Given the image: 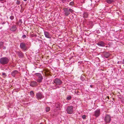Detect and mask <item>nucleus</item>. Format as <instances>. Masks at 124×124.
Returning a JSON list of instances; mask_svg holds the SVG:
<instances>
[{"label": "nucleus", "mask_w": 124, "mask_h": 124, "mask_svg": "<svg viewBox=\"0 0 124 124\" xmlns=\"http://www.w3.org/2000/svg\"><path fill=\"white\" fill-rule=\"evenodd\" d=\"M62 9L64 12L65 15L66 16H68L70 14V12L72 13L74 11L72 9L69 8L64 7Z\"/></svg>", "instance_id": "1"}, {"label": "nucleus", "mask_w": 124, "mask_h": 124, "mask_svg": "<svg viewBox=\"0 0 124 124\" xmlns=\"http://www.w3.org/2000/svg\"><path fill=\"white\" fill-rule=\"evenodd\" d=\"M9 61V59L6 57H2L0 58V63L2 65L8 64Z\"/></svg>", "instance_id": "2"}, {"label": "nucleus", "mask_w": 124, "mask_h": 124, "mask_svg": "<svg viewBox=\"0 0 124 124\" xmlns=\"http://www.w3.org/2000/svg\"><path fill=\"white\" fill-rule=\"evenodd\" d=\"M37 81L39 83H41L42 81V80L43 79V78L41 74L40 73H37L35 74Z\"/></svg>", "instance_id": "3"}, {"label": "nucleus", "mask_w": 124, "mask_h": 124, "mask_svg": "<svg viewBox=\"0 0 124 124\" xmlns=\"http://www.w3.org/2000/svg\"><path fill=\"white\" fill-rule=\"evenodd\" d=\"M20 46V48L24 51H27L29 48V46H27L25 43L23 42L21 43Z\"/></svg>", "instance_id": "4"}, {"label": "nucleus", "mask_w": 124, "mask_h": 124, "mask_svg": "<svg viewBox=\"0 0 124 124\" xmlns=\"http://www.w3.org/2000/svg\"><path fill=\"white\" fill-rule=\"evenodd\" d=\"M44 97L42 93L39 92L36 93V97L38 100H41L44 98Z\"/></svg>", "instance_id": "5"}, {"label": "nucleus", "mask_w": 124, "mask_h": 124, "mask_svg": "<svg viewBox=\"0 0 124 124\" xmlns=\"http://www.w3.org/2000/svg\"><path fill=\"white\" fill-rule=\"evenodd\" d=\"M53 83L55 84L56 85H60L62 83L61 80L58 78H55L53 80Z\"/></svg>", "instance_id": "6"}, {"label": "nucleus", "mask_w": 124, "mask_h": 124, "mask_svg": "<svg viewBox=\"0 0 124 124\" xmlns=\"http://www.w3.org/2000/svg\"><path fill=\"white\" fill-rule=\"evenodd\" d=\"M73 107L72 106H68L67 108V111L68 114H71L73 112Z\"/></svg>", "instance_id": "7"}, {"label": "nucleus", "mask_w": 124, "mask_h": 124, "mask_svg": "<svg viewBox=\"0 0 124 124\" xmlns=\"http://www.w3.org/2000/svg\"><path fill=\"white\" fill-rule=\"evenodd\" d=\"M16 53L19 58H23L24 57V54L20 50L16 51Z\"/></svg>", "instance_id": "8"}, {"label": "nucleus", "mask_w": 124, "mask_h": 124, "mask_svg": "<svg viewBox=\"0 0 124 124\" xmlns=\"http://www.w3.org/2000/svg\"><path fill=\"white\" fill-rule=\"evenodd\" d=\"M38 85L37 82L35 81H32L30 82V85L32 87H36Z\"/></svg>", "instance_id": "9"}, {"label": "nucleus", "mask_w": 124, "mask_h": 124, "mask_svg": "<svg viewBox=\"0 0 124 124\" xmlns=\"http://www.w3.org/2000/svg\"><path fill=\"white\" fill-rule=\"evenodd\" d=\"M97 44L98 45L102 47L105 46L106 45L105 43L102 41L98 42Z\"/></svg>", "instance_id": "10"}, {"label": "nucleus", "mask_w": 124, "mask_h": 124, "mask_svg": "<svg viewBox=\"0 0 124 124\" xmlns=\"http://www.w3.org/2000/svg\"><path fill=\"white\" fill-rule=\"evenodd\" d=\"M100 109H97L94 111V115L95 116H99L100 114Z\"/></svg>", "instance_id": "11"}, {"label": "nucleus", "mask_w": 124, "mask_h": 124, "mask_svg": "<svg viewBox=\"0 0 124 124\" xmlns=\"http://www.w3.org/2000/svg\"><path fill=\"white\" fill-rule=\"evenodd\" d=\"M18 72L16 70H13L11 73V75L14 77H15L18 73Z\"/></svg>", "instance_id": "12"}, {"label": "nucleus", "mask_w": 124, "mask_h": 124, "mask_svg": "<svg viewBox=\"0 0 124 124\" xmlns=\"http://www.w3.org/2000/svg\"><path fill=\"white\" fill-rule=\"evenodd\" d=\"M103 54L104 57L106 58H108L110 55V54L107 52H104Z\"/></svg>", "instance_id": "13"}, {"label": "nucleus", "mask_w": 124, "mask_h": 124, "mask_svg": "<svg viewBox=\"0 0 124 124\" xmlns=\"http://www.w3.org/2000/svg\"><path fill=\"white\" fill-rule=\"evenodd\" d=\"M44 34L46 37L49 39L51 38V35L48 32L45 31L44 32Z\"/></svg>", "instance_id": "14"}, {"label": "nucleus", "mask_w": 124, "mask_h": 124, "mask_svg": "<svg viewBox=\"0 0 124 124\" xmlns=\"http://www.w3.org/2000/svg\"><path fill=\"white\" fill-rule=\"evenodd\" d=\"M16 29L17 28L16 27V25H14L10 28V30L12 31H15Z\"/></svg>", "instance_id": "15"}, {"label": "nucleus", "mask_w": 124, "mask_h": 124, "mask_svg": "<svg viewBox=\"0 0 124 124\" xmlns=\"http://www.w3.org/2000/svg\"><path fill=\"white\" fill-rule=\"evenodd\" d=\"M110 117H105L104 119L107 123H109L111 120Z\"/></svg>", "instance_id": "16"}, {"label": "nucleus", "mask_w": 124, "mask_h": 124, "mask_svg": "<svg viewBox=\"0 0 124 124\" xmlns=\"http://www.w3.org/2000/svg\"><path fill=\"white\" fill-rule=\"evenodd\" d=\"M108 4H111L112 3L114 2L116 0H106Z\"/></svg>", "instance_id": "17"}, {"label": "nucleus", "mask_w": 124, "mask_h": 124, "mask_svg": "<svg viewBox=\"0 0 124 124\" xmlns=\"http://www.w3.org/2000/svg\"><path fill=\"white\" fill-rule=\"evenodd\" d=\"M83 16L84 18H87L88 16V14L87 12H85L83 13Z\"/></svg>", "instance_id": "18"}, {"label": "nucleus", "mask_w": 124, "mask_h": 124, "mask_svg": "<svg viewBox=\"0 0 124 124\" xmlns=\"http://www.w3.org/2000/svg\"><path fill=\"white\" fill-rule=\"evenodd\" d=\"M30 94L31 96L32 97H33L34 96V93L33 91H32L30 92Z\"/></svg>", "instance_id": "19"}, {"label": "nucleus", "mask_w": 124, "mask_h": 124, "mask_svg": "<svg viewBox=\"0 0 124 124\" xmlns=\"http://www.w3.org/2000/svg\"><path fill=\"white\" fill-rule=\"evenodd\" d=\"M4 43L2 41H0V49L3 46Z\"/></svg>", "instance_id": "20"}, {"label": "nucleus", "mask_w": 124, "mask_h": 124, "mask_svg": "<svg viewBox=\"0 0 124 124\" xmlns=\"http://www.w3.org/2000/svg\"><path fill=\"white\" fill-rule=\"evenodd\" d=\"M72 98V97L70 95H68L67 97L66 100L69 101Z\"/></svg>", "instance_id": "21"}, {"label": "nucleus", "mask_w": 124, "mask_h": 124, "mask_svg": "<svg viewBox=\"0 0 124 124\" xmlns=\"http://www.w3.org/2000/svg\"><path fill=\"white\" fill-rule=\"evenodd\" d=\"M11 15H11L10 16V19L11 20H13L14 19V15H13V14H11Z\"/></svg>", "instance_id": "22"}, {"label": "nucleus", "mask_w": 124, "mask_h": 124, "mask_svg": "<svg viewBox=\"0 0 124 124\" xmlns=\"http://www.w3.org/2000/svg\"><path fill=\"white\" fill-rule=\"evenodd\" d=\"M22 20L21 19H20L18 21L19 25L20 26L21 25L22 22Z\"/></svg>", "instance_id": "23"}, {"label": "nucleus", "mask_w": 124, "mask_h": 124, "mask_svg": "<svg viewBox=\"0 0 124 124\" xmlns=\"http://www.w3.org/2000/svg\"><path fill=\"white\" fill-rule=\"evenodd\" d=\"M50 110V108L49 107H47L46 108V112H48Z\"/></svg>", "instance_id": "24"}, {"label": "nucleus", "mask_w": 124, "mask_h": 124, "mask_svg": "<svg viewBox=\"0 0 124 124\" xmlns=\"http://www.w3.org/2000/svg\"><path fill=\"white\" fill-rule=\"evenodd\" d=\"M74 4V1H72L69 4V5L70 6H73Z\"/></svg>", "instance_id": "25"}, {"label": "nucleus", "mask_w": 124, "mask_h": 124, "mask_svg": "<svg viewBox=\"0 0 124 124\" xmlns=\"http://www.w3.org/2000/svg\"><path fill=\"white\" fill-rule=\"evenodd\" d=\"M25 8H23L22 7H21V9L20 10V12L22 13L23 12Z\"/></svg>", "instance_id": "26"}, {"label": "nucleus", "mask_w": 124, "mask_h": 124, "mask_svg": "<svg viewBox=\"0 0 124 124\" xmlns=\"http://www.w3.org/2000/svg\"><path fill=\"white\" fill-rule=\"evenodd\" d=\"M26 38V35L25 34L23 35L22 37V38L23 39H24Z\"/></svg>", "instance_id": "27"}, {"label": "nucleus", "mask_w": 124, "mask_h": 124, "mask_svg": "<svg viewBox=\"0 0 124 124\" xmlns=\"http://www.w3.org/2000/svg\"><path fill=\"white\" fill-rule=\"evenodd\" d=\"M80 79L82 81H84L85 80V79L83 77H80Z\"/></svg>", "instance_id": "28"}, {"label": "nucleus", "mask_w": 124, "mask_h": 124, "mask_svg": "<svg viewBox=\"0 0 124 124\" xmlns=\"http://www.w3.org/2000/svg\"><path fill=\"white\" fill-rule=\"evenodd\" d=\"M2 75L3 76H4L5 77H6L7 76V75H6V74L4 72H2Z\"/></svg>", "instance_id": "29"}, {"label": "nucleus", "mask_w": 124, "mask_h": 124, "mask_svg": "<svg viewBox=\"0 0 124 124\" xmlns=\"http://www.w3.org/2000/svg\"><path fill=\"white\" fill-rule=\"evenodd\" d=\"M62 2L63 3H65L67 0H61Z\"/></svg>", "instance_id": "30"}, {"label": "nucleus", "mask_w": 124, "mask_h": 124, "mask_svg": "<svg viewBox=\"0 0 124 124\" xmlns=\"http://www.w3.org/2000/svg\"><path fill=\"white\" fill-rule=\"evenodd\" d=\"M16 3L18 5L20 3V1L19 0H17Z\"/></svg>", "instance_id": "31"}, {"label": "nucleus", "mask_w": 124, "mask_h": 124, "mask_svg": "<svg viewBox=\"0 0 124 124\" xmlns=\"http://www.w3.org/2000/svg\"><path fill=\"white\" fill-rule=\"evenodd\" d=\"M121 64V65L124 64V59L123 60Z\"/></svg>", "instance_id": "32"}, {"label": "nucleus", "mask_w": 124, "mask_h": 124, "mask_svg": "<svg viewBox=\"0 0 124 124\" xmlns=\"http://www.w3.org/2000/svg\"><path fill=\"white\" fill-rule=\"evenodd\" d=\"M2 47H3V49H6V47L5 46H3Z\"/></svg>", "instance_id": "33"}, {"label": "nucleus", "mask_w": 124, "mask_h": 124, "mask_svg": "<svg viewBox=\"0 0 124 124\" xmlns=\"http://www.w3.org/2000/svg\"><path fill=\"white\" fill-rule=\"evenodd\" d=\"M66 1L67 2V4H68V3L69 2V0H67Z\"/></svg>", "instance_id": "34"}, {"label": "nucleus", "mask_w": 124, "mask_h": 124, "mask_svg": "<svg viewBox=\"0 0 124 124\" xmlns=\"http://www.w3.org/2000/svg\"><path fill=\"white\" fill-rule=\"evenodd\" d=\"M11 105H8V108H11ZM8 109H9V108H8Z\"/></svg>", "instance_id": "35"}, {"label": "nucleus", "mask_w": 124, "mask_h": 124, "mask_svg": "<svg viewBox=\"0 0 124 124\" xmlns=\"http://www.w3.org/2000/svg\"><path fill=\"white\" fill-rule=\"evenodd\" d=\"M56 108H58V109L60 110V108L59 107H56Z\"/></svg>", "instance_id": "36"}, {"label": "nucleus", "mask_w": 124, "mask_h": 124, "mask_svg": "<svg viewBox=\"0 0 124 124\" xmlns=\"http://www.w3.org/2000/svg\"><path fill=\"white\" fill-rule=\"evenodd\" d=\"M82 118L83 119H85L86 118V117H82Z\"/></svg>", "instance_id": "37"}, {"label": "nucleus", "mask_w": 124, "mask_h": 124, "mask_svg": "<svg viewBox=\"0 0 124 124\" xmlns=\"http://www.w3.org/2000/svg\"><path fill=\"white\" fill-rule=\"evenodd\" d=\"M16 25H19L18 22H17L16 23Z\"/></svg>", "instance_id": "38"}, {"label": "nucleus", "mask_w": 124, "mask_h": 124, "mask_svg": "<svg viewBox=\"0 0 124 124\" xmlns=\"http://www.w3.org/2000/svg\"><path fill=\"white\" fill-rule=\"evenodd\" d=\"M90 87H91V88H93V85H90Z\"/></svg>", "instance_id": "39"}, {"label": "nucleus", "mask_w": 124, "mask_h": 124, "mask_svg": "<svg viewBox=\"0 0 124 124\" xmlns=\"http://www.w3.org/2000/svg\"><path fill=\"white\" fill-rule=\"evenodd\" d=\"M4 0H0V2L4 1Z\"/></svg>", "instance_id": "40"}, {"label": "nucleus", "mask_w": 124, "mask_h": 124, "mask_svg": "<svg viewBox=\"0 0 124 124\" xmlns=\"http://www.w3.org/2000/svg\"><path fill=\"white\" fill-rule=\"evenodd\" d=\"M82 116H85V115H84Z\"/></svg>", "instance_id": "41"}, {"label": "nucleus", "mask_w": 124, "mask_h": 124, "mask_svg": "<svg viewBox=\"0 0 124 124\" xmlns=\"http://www.w3.org/2000/svg\"><path fill=\"white\" fill-rule=\"evenodd\" d=\"M5 23L3 22V23H2V24H4Z\"/></svg>", "instance_id": "42"}, {"label": "nucleus", "mask_w": 124, "mask_h": 124, "mask_svg": "<svg viewBox=\"0 0 124 124\" xmlns=\"http://www.w3.org/2000/svg\"><path fill=\"white\" fill-rule=\"evenodd\" d=\"M24 1H26L27 0H23Z\"/></svg>", "instance_id": "43"}, {"label": "nucleus", "mask_w": 124, "mask_h": 124, "mask_svg": "<svg viewBox=\"0 0 124 124\" xmlns=\"http://www.w3.org/2000/svg\"><path fill=\"white\" fill-rule=\"evenodd\" d=\"M123 67H123V68H124V64H123Z\"/></svg>", "instance_id": "44"}, {"label": "nucleus", "mask_w": 124, "mask_h": 124, "mask_svg": "<svg viewBox=\"0 0 124 124\" xmlns=\"http://www.w3.org/2000/svg\"><path fill=\"white\" fill-rule=\"evenodd\" d=\"M57 88L56 87V88H55V89H56Z\"/></svg>", "instance_id": "45"}]
</instances>
